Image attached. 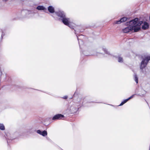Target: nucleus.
Segmentation results:
<instances>
[{
    "label": "nucleus",
    "instance_id": "9",
    "mask_svg": "<svg viewBox=\"0 0 150 150\" xmlns=\"http://www.w3.org/2000/svg\"><path fill=\"white\" fill-rule=\"evenodd\" d=\"M37 9L39 10H46V8L43 6H39L37 7Z\"/></svg>",
    "mask_w": 150,
    "mask_h": 150
},
{
    "label": "nucleus",
    "instance_id": "14",
    "mask_svg": "<svg viewBox=\"0 0 150 150\" xmlns=\"http://www.w3.org/2000/svg\"><path fill=\"white\" fill-rule=\"evenodd\" d=\"M127 101V100H126V99L125 100L123 101L119 105V106H121L123 105Z\"/></svg>",
    "mask_w": 150,
    "mask_h": 150
},
{
    "label": "nucleus",
    "instance_id": "5",
    "mask_svg": "<svg viewBox=\"0 0 150 150\" xmlns=\"http://www.w3.org/2000/svg\"><path fill=\"white\" fill-rule=\"evenodd\" d=\"M64 116L61 114H58L54 115L52 118L53 120H60Z\"/></svg>",
    "mask_w": 150,
    "mask_h": 150
},
{
    "label": "nucleus",
    "instance_id": "4",
    "mask_svg": "<svg viewBox=\"0 0 150 150\" xmlns=\"http://www.w3.org/2000/svg\"><path fill=\"white\" fill-rule=\"evenodd\" d=\"M55 13L57 16L61 18L62 20L65 17V14L63 11H59L58 12H56Z\"/></svg>",
    "mask_w": 150,
    "mask_h": 150
},
{
    "label": "nucleus",
    "instance_id": "12",
    "mask_svg": "<svg viewBox=\"0 0 150 150\" xmlns=\"http://www.w3.org/2000/svg\"><path fill=\"white\" fill-rule=\"evenodd\" d=\"M0 129L2 130L5 129V127L3 124L0 123Z\"/></svg>",
    "mask_w": 150,
    "mask_h": 150
},
{
    "label": "nucleus",
    "instance_id": "11",
    "mask_svg": "<svg viewBox=\"0 0 150 150\" xmlns=\"http://www.w3.org/2000/svg\"><path fill=\"white\" fill-rule=\"evenodd\" d=\"M134 80L136 81L137 83H138V78L136 74H135L134 76Z\"/></svg>",
    "mask_w": 150,
    "mask_h": 150
},
{
    "label": "nucleus",
    "instance_id": "19",
    "mask_svg": "<svg viewBox=\"0 0 150 150\" xmlns=\"http://www.w3.org/2000/svg\"><path fill=\"white\" fill-rule=\"evenodd\" d=\"M63 98H64V99H67V96H64Z\"/></svg>",
    "mask_w": 150,
    "mask_h": 150
},
{
    "label": "nucleus",
    "instance_id": "2",
    "mask_svg": "<svg viewBox=\"0 0 150 150\" xmlns=\"http://www.w3.org/2000/svg\"><path fill=\"white\" fill-rule=\"evenodd\" d=\"M142 60L141 62L140 68L141 69H143L145 67L149 61L150 60V56H144L142 57Z\"/></svg>",
    "mask_w": 150,
    "mask_h": 150
},
{
    "label": "nucleus",
    "instance_id": "6",
    "mask_svg": "<svg viewBox=\"0 0 150 150\" xmlns=\"http://www.w3.org/2000/svg\"><path fill=\"white\" fill-rule=\"evenodd\" d=\"M127 18L125 17H124L121 18V19L119 21H116L115 22V24H119L121 23L124 22L126 21Z\"/></svg>",
    "mask_w": 150,
    "mask_h": 150
},
{
    "label": "nucleus",
    "instance_id": "15",
    "mask_svg": "<svg viewBox=\"0 0 150 150\" xmlns=\"http://www.w3.org/2000/svg\"><path fill=\"white\" fill-rule=\"evenodd\" d=\"M37 132L38 134L42 135V132L40 130H38Z\"/></svg>",
    "mask_w": 150,
    "mask_h": 150
},
{
    "label": "nucleus",
    "instance_id": "17",
    "mask_svg": "<svg viewBox=\"0 0 150 150\" xmlns=\"http://www.w3.org/2000/svg\"><path fill=\"white\" fill-rule=\"evenodd\" d=\"M103 50L104 51V52L107 54H109V52L107 51L105 49L103 48Z\"/></svg>",
    "mask_w": 150,
    "mask_h": 150
},
{
    "label": "nucleus",
    "instance_id": "7",
    "mask_svg": "<svg viewBox=\"0 0 150 150\" xmlns=\"http://www.w3.org/2000/svg\"><path fill=\"white\" fill-rule=\"evenodd\" d=\"M149 26V24L148 23L144 22L143 23L142 28L143 30H146L148 28Z\"/></svg>",
    "mask_w": 150,
    "mask_h": 150
},
{
    "label": "nucleus",
    "instance_id": "8",
    "mask_svg": "<svg viewBox=\"0 0 150 150\" xmlns=\"http://www.w3.org/2000/svg\"><path fill=\"white\" fill-rule=\"evenodd\" d=\"M48 10L49 12L51 13H53L54 11V7L51 6H50L48 7Z\"/></svg>",
    "mask_w": 150,
    "mask_h": 150
},
{
    "label": "nucleus",
    "instance_id": "13",
    "mask_svg": "<svg viewBox=\"0 0 150 150\" xmlns=\"http://www.w3.org/2000/svg\"><path fill=\"white\" fill-rule=\"evenodd\" d=\"M123 59L122 57H118V62H123Z\"/></svg>",
    "mask_w": 150,
    "mask_h": 150
},
{
    "label": "nucleus",
    "instance_id": "10",
    "mask_svg": "<svg viewBox=\"0 0 150 150\" xmlns=\"http://www.w3.org/2000/svg\"><path fill=\"white\" fill-rule=\"evenodd\" d=\"M42 135L44 137L45 136H46L47 135V132L45 130L42 131Z\"/></svg>",
    "mask_w": 150,
    "mask_h": 150
},
{
    "label": "nucleus",
    "instance_id": "1",
    "mask_svg": "<svg viewBox=\"0 0 150 150\" xmlns=\"http://www.w3.org/2000/svg\"><path fill=\"white\" fill-rule=\"evenodd\" d=\"M142 23V21H139L138 18H136L126 23V25H128V26L123 29L122 31L126 33L133 30H134V32H137L141 29L140 25Z\"/></svg>",
    "mask_w": 150,
    "mask_h": 150
},
{
    "label": "nucleus",
    "instance_id": "3",
    "mask_svg": "<svg viewBox=\"0 0 150 150\" xmlns=\"http://www.w3.org/2000/svg\"><path fill=\"white\" fill-rule=\"evenodd\" d=\"M62 22L64 24L68 26L70 28H73L72 25L74 24L70 21V19L69 18H66L65 17L62 19Z\"/></svg>",
    "mask_w": 150,
    "mask_h": 150
},
{
    "label": "nucleus",
    "instance_id": "16",
    "mask_svg": "<svg viewBox=\"0 0 150 150\" xmlns=\"http://www.w3.org/2000/svg\"><path fill=\"white\" fill-rule=\"evenodd\" d=\"M37 132L38 134L42 135V132L40 130H38Z\"/></svg>",
    "mask_w": 150,
    "mask_h": 150
},
{
    "label": "nucleus",
    "instance_id": "20",
    "mask_svg": "<svg viewBox=\"0 0 150 150\" xmlns=\"http://www.w3.org/2000/svg\"><path fill=\"white\" fill-rule=\"evenodd\" d=\"M77 38H78V41H79V40L78 38L77 37Z\"/></svg>",
    "mask_w": 150,
    "mask_h": 150
},
{
    "label": "nucleus",
    "instance_id": "18",
    "mask_svg": "<svg viewBox=\"0 0 150 150\" xmlns=\"http://www.w3.org/2000/svg\"><path fill=\"white\" fill-rule=\"evenodd\" d=\"M134 95H132V96H131L130 97H129V98H128V99H126V100H127V101L129 100L131 98H132L134 96Z\"/></svg>",
    "mask_w": 150,
    "mask_h": 150
}]
</instances>
